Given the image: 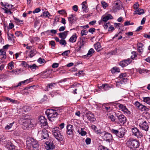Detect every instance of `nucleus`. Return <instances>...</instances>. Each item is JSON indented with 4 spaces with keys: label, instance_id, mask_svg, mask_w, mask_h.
Instances as JSON below:
<instances>
[{
    "label": "nucleus",
    "instance_id": "f257e3e1",
    "mask_svg": "<svg viewBox=\"0 0 150 150\" xmlns=\"http://www.w3.org/2000/svg\"><path fill=\"white\" fill-rule=\"evenodd\" d=\"M31 116L26 114L23 116V117L20 119V121H21L23 123V126H24L26 128H27L29 127L30 125H33L35 123V122L34 123V122L35 120H31Z\"/></svg>",
    "mask_w": 150,
    "mask_h": 150
},
{
    "label": "nucleus",
    "instance_id": "f03ea898",
    "mask_svg": "<svg viewBox=\"0 0 150 150\" xmlns=\"http://www.w3.org/2000/svg\"><path fill=\"white\" fill-rule=\"evenodd\" d=\"M26 144L27 146L33 147V150H38V144L35 139L30 137L28 138L26 141Z\"/></svg>",
    "mask_w": 150,
    "mask_h": 150
},
{
    "label": "nucleus",
    "instance_id": "7ed1b4c3",
    "mask_svg": "<svg viewBox=\"0 0 150 150\" xmlns=\"http://www.w3.org/2000/svg\"><path fill=\"white\" fill-rule=\"evenodd\" d=\"M52 132L54 137L58 141H60L63 139V136L61 133L60 129L58 127H55L52 129Z\"/></svg>",
    "mask_w": 150,
    "mask_h": 150
},
{
    "label": "nucleus",
    "instance_id": "20e7f679",
    "mask_svg": "<svg viewBox=\"0 0 150 150\" xmlns=\"http://www.w3.org/2000/svg\"><path fill=\"white\" fill-rule=\"evenodd\" d=\"M127 145L131 148L135 149L139 147V143L138 141L135 139H130L127 142Z\"/></svg>",
    "mask_w": 150,
    "mask_h": 150
},
{
    "label": "nucleus",
    "instance_id": "39448f33",
    "mask_svg": "<svg viewBox=\"0 0 150 150\" xmlns=\"http://www.w3.org/2000/svg\"><path fill=\"white\" fill-rule=\"evenodd\" d=\"M122 2L120 0H117L114 2L113 5L112 11L114 12H116L120 10L122 8Z\"/></svg>",
    "mask_w": 150,
    "mask_h": 150
},
{
    "label": "nucleus",
    "instance_id": "423d86ee",
    "mask_svg": "<svg viewBox=\"0 0 150 150\" xmlns=\"http://www.w3.org/2000/svg\"><path fill=\"white\" fill-rule=\"evenodd\" d=\"M101 134V136L102 137V138L104 140L110 142L112 139V135L105 131L102 132Z\"/></svg>",
    "mask_w": 150,
    "mask_h": 150
},
{
    "label": "nucleus",
    "instance_id": "0eeeda50",
    "mask_svg": "<svg viewBox=\"0 0 150 150\" xmlns=\"http://www.w3.org/2000/svg\"><path fill=\"white\" fill-rule=\"evenodd\" d=\"M45 114L49 117L54 118L58 115L57 112L52 109H47L45 112Z\"/></svg>",
    "mask_w": 150,
    "mask_h": 150
},
{
    "label": "nucleus",
    "instance_id": "6e6552de",
    "mask_svg": "<svg viewBox=\"0 0 150 150\" xmlns=\"http://www.w3.org/2000/svg\"><path fill=\"white\" fill-rule=\"evenodd\" d=\"M132 134L136 137L138 138H141L143 136L142 133L137 127L132 128Z\"/></svg>",
    "mask_w": 150,
    "mask_h": 150
},
{
    "label": "nucleus",
    "instance_id": "1a4fd4ad",
    "mask_svg": "<svg viewBox=\"0 0 150 150\" xmlns=\"http://www.w3.org/2000/svg\"><path fill=\"white\" fill-rule=\"evenodd\" d=\"M134 105L137 108L142 111H148L149 110L148 108L137 101L135 103Z\"/></svg>",
    "mask_w": 150,
    "mask_h": 150
},
{
    "label": "nucleus",
    "instance_id": "9d476101",
    "mask_svg": "<svg viewBox=\"0 0 150 150\" xmlns=\"http://www.w3.org/2000/svg\"><path fill=\"white\" fill-rule=\"evenodd\" d=\"M46 149L47 150H52L54 149L55 146L52 141L50 140L46 142L45 143Z\"/></svg>",
    "mask_w": 150,
    "mask_h": 150
},
{
    "label": "nucleus",
    "instance_id": "9b49d317",
    "mask_svg": "<svg viewBox=\"0 0 150 150\" xmlns=\"http://www.w3.org/2000/svg\"><path fill=\"white\" fill-rule=\"evenodd\" d=\"M118 106L120 110L122 111L124 114H126L128 115L130 114V111L125 106L122 104H120Z\"/></svg>",
    "mask_w": 150,
    "mask_h": 150
},
{
    "label": "nucleus",
    "instance_id": "f8f14e48",
    "mask_svg": "<svg viewBox=\"0 0 150 150\" xmlns=\"http://www.w3.org/2000/svg\"><path fill=\"white\" fill-rule=\"evenodd\" d=\"M40 124L42 127L46 126L47 125V120L44 117L40 116L39 118Z\"/></svg>",
    "mask_w": 150,
    "mask_h": 150
},
{
    "label": "nucleus",
    "instance_id": "ddd939ff",
    "mask_svg": "<svg viewBox=\"0 0 150 150\" xmlns=\"http://www.w3.org/2000/svg\"><path fill=\"white\" fill-rule=\"evenodd\" d=\"M117 117L118 119V122L121 124H124L126 122V119L125 116L121 114L117 115Z\"/></svg>",
    "mask_w": 150,
    "mask_h": 150
},
{
    "label": "nucleus",
    "instance_id": "4468645a",
    "mask_svg": "<svg viewBox=\"0 0 150 150\" xmlns=\"http://www.w3.org/2000/svg\"><path fill=\"white\" fill-rule=\"evenodd\" d=\"M86 115L88 119L91 122H94L96 120L94 115L91 112L88 111L86 113Z\"/></svg>",
    "mask_w": 150,
    "mask_h": 150
},
{
    "label": "nucleus",
    "instance_id": "2eb2a0df",
    "mask_svg": "<svg viewBox=\"0 0 150 150\" xmlns=\"http://www.w3.org/2000/svg\"><path fill=\"white\" fill-rule=\"evenodd\" d=\"M41 134V137L44 139H47L49 137L48 132L46 129H43L39 132Z\"/></svg>",
    "mask_w": 150,
    "mask_h": 150
},
{
    "label": "nucleus",
    "instance_id": "dca6fc26",
    "mask_svg": "<svg viewBox=\"0 0 150 150\" xmlns=\"http://www.w3.org/2000/svg\"><path fill=\"white\" fill-rule=\"evenodd\" d=\"M140 128L142 129L147 131L148 130L149 126L148 124L147 123L146 121H144L142 123H141L139 125Z\"/></svg>",
    "mask_w": 150,
    "mask_h": 150
},
{
    "label": "nucleus",
    "instance_id": "f3484780",
    "mask_svg": "<svg viewBox=\"0 0 150 150\" xmlns=\"http://www.w3.org/2000/svg\"><path fill=\"white\" fill-rule=\"evenodd\" d=\"M132 62V60L129 59L124 60L121 61L119 64L120 65L123 67L127 66Z\"/></svg>",
    "mask_w": 150,
    "mask_h": 150
},
{
    "label": "nucleus",
    "instance_id": "a211bd4d",
    "mask_svg": "<svg viewBox=\"0 0 150 150\" xmlns=\"http://www.w3.org/2000/svg\"><path fill=\"white\" fill-rule=\"evenodd\" d=\"M73 126L71 125H67V133L69 135H72L73 134L74 130L72 129Z\"/></svg>",
    "mask_w": 150,
    "mask_h": 150
},
{
    "label": "nucleus",
    "instance_id": "6ab92c4d",
    "mask_svg": "<svg viewBox=\"0 0 150 150\" xmlns=\"http://www.w3.org/2000/svg\"><path fill=\"white\" fill-rule=\"evenodd\" d=\"M51 72V71H50V70L43 71L42 76V78H47L49 77Z\"/></svg>",
    "mask_w": 150,
    "mask_h": 150
},
{
    "label": "nucleus",
    "instance_id": "aec40b11",
    "mask_svg": "<svg viewBox=\"0 0 150 150\" xmlns=\"http://www.w3.org/2000/svg\"><path fill=\"white\" fill-rule=\"evenodd\" d=\"M68 31H66L60 33H59V37L62 39H64L66 38L68 34Z\"/></svg>",
    "mask_w": 150,
    "mask_h": 150
},
{
    "label": "nucleus",
    "instance_id": "412c9836",
    "mask_svg": "<svg viewBox=\"0 0 150 150\" xmlns=\"http://www.w3.org/2000/svg\"><path fill=\"white\" fill-rule=\"evenodd\" d=\"M68 19L69 22L71 24L73 23L76 20V18L75 16L72 15H70Z\"/></svg>",
    "mask_w": 150,
    "mask_h": 150
},
{
    "label": "nucleus",
    "instance_id": "4be33fe9",
    "mask_svg": "<svg viewBox=\"0 0 150 150\" xmlns=\"http://www.w3.org/2000/svg\"><path fill=\"white\" fill-rule=\"evenodd\" d=\"M112 18L113 17L110 14H108V15L103 17L102 18L103 21L105 22H106L110 19H112Z\"/></svg>",
    "mask_w": 150,
    "mask_h": 150
},
{
    "label": "nucleus",
    "instance_id": "5701e85b",
    "mask_svg": "<svg viewBox=\"0 0 150 150\" xmlns=\"http://www.w3.org/2000/svg\"><path fill=\"white\" fill-rule=\"evenodd\" d=\"M143 45L142 43H139L137 44V50L139 52H142L143 50Z\"/></svg>",
    "mask_w": 150,
    "mask_h": 150
},
{
    "label": "nucleus",
    "instance_id": "b1692460",
    "mask_svg": "<svg viewBox=\"0 0 150 150\" xmlns=\"http://www.w3.org/2000/svg\"><path fill=\"white\" fill-rule=\"evenodd\" d=\"M86 3V1H84L82 4V8L83 11L85 12H87L88 11V8L85 5Z\"/></svg>",
    "mask_w": 150,
    "mask_h": 150
},
{
    "label": "nucleus",
    "instance_id": "393cba45",
    "mask_svg": "<svg viewBox=\"0 0 150 150\" xmlns=\"http://www.w3.org/2000/svg\"><path fill=\"white\" fill-rule=\"evenodd\" d=\"M94 47L95 49L97 51H99L101 48V46L100 43L99 42H97L94 44Z\"/></svg>",
    "mask_w": 150,
    "mask_h": 150
},
{
    "label": "nucleus",
    "instance_id": "a878e982",
    "mask_svg": "<svg viewBox=\"0 0 150 150\" xmlns=\"http://www.w3.org/2000/svg\"><path fill=\"white\" fill-rule=\"evenodd\" d=\"M120 134L121 135L122 138L125 135V128H119L118 129Z\"/></svg>",
    "mask_w": 150,
    "mask_h": 150
},
{
    "label": "nucleus",
    "instance_id": "bb28decb",
    "mask_svg": "<svg viewBox=\"0 0 150 150\" xmlns=\"http://www.w3.org/2000/svg\"><path fill=\"white\" fill-rule=\"evenodd\" d=\"M77 39V37L76 36V34H75L73 35L70 38L69 40V41L71 42H76Z\"/></svg>",
    "mask_w": 150,
    "mask_h": 150
},
{
    "label": "nucleus",
    "instance_id": "cd10ccee",
    "mask_svg": "<svg viewBox=\"0 0 150 150\" xmlns=\"http://www.w3.org/2000/svg\"><path fill=\"white\" fill-rule=\"evenodd\" d=\"M29 68H30L32 70L35 71L38 68V67L35 64L33 65H29Z\"/></svg>",
    "mask_w": 150,
    "mask_h": 150
},
{
    "label": "nucleus",
    "instance_id": "c85d7f7f",
    "mask_svg": "<svg viewBox=\"0 0 150 150\" xmlns=\"http://www.w3.org/2000/svg\"><path fill=\"white\" fill-rule=\"evenodd\" d=\"M144 13V11L143 9L138 8L134 11V14L141 15Z\"/></svg>",
    "mask_w": 150,
    "mask_h": 150
},
{
    "label": "nucleus",
    "instance_id": "c756f323",
    "mask_svg": "<svg viewBox=\"0 0 150 150\" xmlns=\"http://www.w3.org/2000/svg\"><path fill=\"white\" fill-rule=\"evenodd\" d=\"M6 147L8 149L10 150H12L15 149V146L11 143L7 144Z\"/></svg>",
    "mask_w": 150,
    "mask_h": 150
},
{
    "label": "nucleus",
    "instance_id": "7c9ffc66",
    "mask_svg": "<svg viewBox=\"0 0 150 150\" xmlns=\"http://www.w3.org/2000/svg\"><path fill=\"white\" fill-rule=\"evenodd\" d=\"M124 83V81L121 80L119 81H116V85L117 87H120L122 86Z\"/></svg>",
    "mask_w": 150,
    "mask_h": 150
},
{
    "label": "nucleus",
    "instance_id": "2f4dec72",
    "mask_svg": "<svg viewBox=\"0 0 150 150\" xmlns=\"http://www.w3.org/2000/svg\"><path fill=\"white\" fill-rule=\"evenodd\" d=\"M6 51H4L3 49H1L0 50V54L2 56L3 58L5 59L6 58Z\"/></svg>",
    "mask_w": 150,
    "mask_h": 150
},
{
    "label": "nucleus",
    "instance_id": "473e14b6",
    "mask_svg": "<svg viewBox=\"0 0 150 150\" xmlns=\"http://www.w3.org/2000/svg\"><path fill=\"white\" fill-rule=\"evenodd\" d=\"M94 52V50L93 48H91L89 50L87 55H85V56H87V57H90L92 55V54Z\"/></svg>",
    "mask_w": 150,
    "mask_h": 150
},
{
    "label": "nucleus",
    "instance_id": "72a5a7b5",
    "mask_svg": "<svg viewBox=\"0 0 150 150\" xmlns=\"http://www.w3.org/2000/svg\"><path fill=\"white\" fill-rule=\"evenodd\" d=\"M143 99L144 102L150 105V97H143Z\"/></svg>",
    "mask_w": 150,
    "mask_h": 150
},
{
    "label": "nucleus",
    "instance_id": "f704fd0d",
    "mask_svg": "<svg viewBox=\"0 0 150 150\" xmlns=\"http://www.w3.org/2000/svg\"><path fill=\"white\" fill-rule=\"evenodd\" d=\"M126 76V73H124L121 74H120L119 76V78L121 79V80L124 81V80H125V77Z\"/></svg>",
    "mask_w": 150,
    "mask_h": 150
},
{
    "label": "nucleus",
    "instance_id": "c9c22d12",
    "mask_svg": "<svg viewBox=\"0 0 150 150\" xmlns=\"http://www.w3.org/2000/svg\"><path fill=\"white\" fill-rule=\"evenodd\" d=\"M36 53V51L35 50H31L30 52L29 57H32L34 56Z\"/></svg>",
    "mask_w": 150,
    "mask_h": 150
},
{
    "label": "nucleus",
    "instance_id": "e433bc0d",
    "mask_svg": "<svg viewBox=\"0 0 150 150\" xmlns=\"http://www.w3.org/2000/svg\"><path fill=\"white\" fill-rule=\"evenodd\" d=\"M132 55L131 56V58L132 59H134L137 57L138 53L135 51H133L131 53Z\"/></svg>",
    "mask_w": 150,
    "mask_h": 150
},
{
    "label": "nucleus",
    "instance_id": "4c0bfd02",
    "mask_svg": "<svg viewBox=\"0 0 150 150\" xmlns=\"http://www.w3.org/2000/svg\"><path fill=\"white\" fill-rule=\"evenodd\" d=\"M111 71L112 73H115V72H119L120 71L119 69L117 67H114L112 69Z\"/></svg>",
    "mask_w": 150,
    "mask_h": 150
},
{
    "label": "nucleus",
    "instance_id": "58836bf2",
    "mask_svg": "<svg viewBox=\"0 0 150 150\" xmlns=\"http://www.w3.org/2000/svg\"><path fill=\"white\" fill-rule=\"evenodd\" d=\"M21 64V65H22V66H23L25 68H29V65L25 61L22 62Z\"/></svg>",
    "mask_w": 150,
    "mask_h": 150
},
{
    "label": "nucleus",
    "instance_id": "ea45409f",
    "mask_svg": "<svg viewBox=\"0 0 150 150\" xmlns=\"http://www.w3.org/2000/svg\"><path fill=\"white\" fill-rule=\"evenodd\" d=\"M59 43L61 45H63L65 46L67 44V42L64 39H62L60 40Z\"/></svg>",
    "mask_w": 150,
    "mask_h": 150
},
{
    "label": "nucleus",
    "instance_id": "a19ab883",
    "mask_svg": "<svg viewBox=\"0 0 150 150\" xmlns=\"http://www.w3.org/2000/svg\"><path fill=\"white\" fill-rule=\"evenodd\" d=\"M49 15H50V13L48 12H44L43 13V14L41 15V16L42 17H48V16Z\"/></svg>",
    "mask_w": 150,
    "mask_h": 150
},
{
    "label": "nucleus",
    "instance_id": "79ce46f5",
    "mask_svg": "<svg viewBox=\"0 0 150 150\" xmlns=\"http://www.w3.org/2000/svg\"><path fill=\"white\" fill-rule=\"evenodd\" d=\"M14 63L13 62H11L9 63L8 64V69H11L13 68V67H14V65H13Z\"/></svg>",
    "mask_w": 150,
    "mask_h": 150
},
{
    "label": "nucleus",
    "instance_id": "37998d69",
    "mask_svg": "<svg viewBox=\"0 0 150 150\" xmlns=\"http://www.w3.org/2000/svg\"><path fill=\"white\" fill-rule=\"evenodd\" d=\"M14 122L12 123H10L9 125H7L5 128L6 130H8L10 129L12 126L14 124Z\"/></svg>",
    "mask_w": 150,
    "mask_h": 150
},
{
    "label": "nucleus",
    "instance_id": "c03bdc74",
    "mask_svg": "<svg viewBox=\"0 0 150 150\" xmlns=\"http://www.w3.org/2000/svg\"><path fill=\"white\" fill-rule=\"evenodd\" d=\"M104 89L103 91H106L109 89L110 87L107 84H104Z\"/></svg>",
    "mask_w": 150,
    "mask_h": 150
},
{
    "label": "nucleus",
    "instance_id": "a18cd8bd",
    "mask_svg": "<svg viewBox=\"0 0 150 150\" xmlns=\"http://www.w3.org/2000/svg\"><path fill=\"white\" fill-rule=\"evenodd\" d=\"M87 33L88 31L87 30L83 29L81 30V35L82 36H83L84 35H87Z\"/></svg>",
    "mask_w": 150,
    "mask_h": 150
},
{
    "label": "nucleus",
    "instance_id": "49530a36",
    "mask_svg": "<svg viewBox=\"0 0 150 150\" xmlns=\"http://www.w3.org/2000/svg\"><path fill=\"white\" fill-rule=\"evenodd\" d=\"M101 3L103 8L104 9H105L108 6L107 3L103 1H102Z\"/></svg>",
    "mask_w": 150,
    "mask_h": 150
},
{
    "label": "nucleus",
    "instance_id": "de8ad7c7",
    "mask_svg": "<svg viewBox=\"0 0 150 150\" xmlns=\"http://www.w3.org/2000/svg\"><path fill=\"white\" fill-rule=\"evenodd\" d=\"M6 99L9 101V102H11L12 103H16L17 102L16 100L9 98L8 97H6Z\"/></svg>",
    "mask_w": 150,
    "mask_h": 150
},
{
    "label": "nucleus",
    "instance_id": "09e8293b",
    "mask_svg": "<svg viewBox=\"0 0 150 150\" xmlns=\"http://www.w3.org/2000/svg\"><path fill=\"white\" fill-rule=\"evenodd\" d=\"M110 25V24L109 22H108L107 23H105L104 24L103 27L105 29H107Z\"/></svg>",
    "mask_w": 150,
    "mask_h": 150
},
{
    "label": "nucleus",
    "instance_id": "8fccbe9b",
    "mask_svg": "<svg viewBox=\"0 0 150 150\" xmlns=\"http://www.w3.org/2000/svg\"><path fill=\"white\" fill-rule=\"evenodd\" d=\"M2 9L4 11L5 13H8L10 14H11L12 13V12L9 10V9H5L4 8H2Z\"/></svg>",
    "mask_w": 150,
    "mask_h": 150
},
{
    "label": "nucleus",
    "instance_id": "3c124183",
    "mask_svg": "<svg viewBox=\"0 0 150 150\" xmlns=\"http://www.w3.org/2000/svg\"><path fill=\"white\" fill-rule=\"evenodd\" d=\"M108 149L102 145L99 146L98 148V150H108Z\"/></svg>",
    "mask_w": 150,
    "mask_h": 150
},
{
    "label": "nucleus",
    "instance_id": "603ef678",
    "mask_svg": "<svg viewBox=\"0 0 150 150\" xmlns=\"http://www.w3.org/2000/svg\"><path fill=\"white\" fill-rule=\"evenodd\" d=\"M70 51L69 50L66 51L62 53V55L63 56L66 55V56H67L70 53Z\"/></svg>",
    "mask_w": 150,
    "mask_h": 150
},
{
    "label": "nucleus",
    "instance_id": "864d4df0",
    "mask_svg": "<svg viewBox=\"0 0 150 150\" xmlns=\"http://www.w3.org/2000/svg\"><path fill=\"white\" fill-rule=\"evenodd\" d=\"M15 35L17 37H22V34L21 32L20 31H17L15 32Z\"/></svg>",
    "mask_w": 150,
    "mask_h": 150
},
{
    "label": "nucleus",
    "instance_id": "5fc2aeb1",
    "mask_svg": "<svg viewBox=\"0 0 150 150\" xmlns=\"http://www.w3.org/2000/svg\"><path fill=\"white\" fill-rule=\"evenodd\" d=\"M111 132L112 134H115L116 136L117 133H118V130L114 129H112L111 130Z\"/></svg>",
    "mask_w": 150,
    "mask_h": 150
},
{
    "label": "nucleus",
    "instance_id": "6e6d98bb",
    "mask_svg": "<svg viewBox=\"0 0 150 150\" xmlns=\"http://www.w3.org/2000/svg\"><path fill=\"white\" fill-rule=\"evenodd\" d=\"M104 110L108 112H109L111 110V109L110 107H107L104 106L103 107Z\"/></svg>",
    "mask_w": 150,
    "mask_h": 150
},
{
    "label": "nucleus",
    "instance_id": "4d7b16f0",
    "mask_svg": "<svg viewBox=\"0 0 150 150\" xmlns=\"http://www.w3.org/2000/svg\"><path fill=\"white\" fill-rule=\"evenodd\" d=\"M85 142L87 145L91 143V139L90 138L87 137L86 139Z\"/></svg>",
    "mask_w": 150,
    "mask_h": 150
},
{
    "label": "nucleus",
    "instance_id": "13d9d810",
    "mask_svg": "<svg viewBox=\"0 0 150 150\" xmlns=\"http://www.w3.org/2000/svg\"><path fill=\"white\" fill-rule=\"evenodd\" d=\"M49 45H51L52 46V48H53V47H55V43L54 41L52 40L49 42Z\"/></svg>",
    "mask_w": 150,
    "mask_h": 150
},
{
    "label": "nucleus",
    "instance_id": "bf43d9fd",
    "mask_svg": "<svg viewBox=\"0 0 150 150\" xmlns=\"http://www.w3.org/2000/svg\"><path fill=\"white\" fill-rule=\"evenodd\" d=\"M13 6L12 5L10 6L9 4H5V5H4V8L8 9V8H9V9H10V8H11Z\"/></svg>",
    "mask_w": 150,
    "mask_h": 150
},
{
    "label": "nucleus",
    "instance_id": "052dcab7",
    "mask_svg": "<svg viewBox=\"0 0 150 150\" xmlns=\"http://www.w3.org/2000/svg\"><path fill=\"white\" fill-rule=\"evenodd\" d=\"M38 62L40 64L44 63L45 60L44 59H42L41 58H40L38 60Z\"/></svg>",
    "mask_w": 150,
    "mask_h": 150
},
{
    "label": "nucleus",
    "instance_id": "680f3d73",
    "mask_svg": "<svg viewBox=\"0 0 150 150\" xmlns=\"http://www.w3.org/2000/svg\"><path fill=\"white\" fill-rule=\"evenodd\" d=\"M95 28H91L89 29L88 32L92 34H93L94 32H95Z\"/></svg>",
    "mask_w": 150,
    "mask_h": 150
},
{
    "label": "nucleus",
    "instance_id": "e2e57ef3",
    "mask_svg": "<svg viewBox=\"0 0 150 150\" xmlns=\"http://www.w3.org/2000/svg\"><path fill=\"white\" fill-rule=\"evenodd\" d=\"M59 66V64L57 63H55L53 64L52 67L53 68H57Z\"/></svg>",
    "mask_w": 150,
    "mask_h": 150
},
{
    "label": "nucleus",
    "instance_id": "0e129e2a",
    "mask_svg": "<svg viewBox=\"0 0 150 150\" xmlns=\"http://www.w3.org/2000/svg\"><path fill=\"white\" fill-rule=\"evenodd\" d=\"M50 31V33L53 34H55L57 33V30H48L47 31V32H49Z\"/></svg>",
    "mask_w": 150,
    "mask_h": 150
},
{
    "label": "nucleus",
    "instance_id": "69168bd1",
    "mask_svg": "<svg viewBox=\"0 0 150 150\" xmlns=\"http://www.w3.org/2000/svg\"><path fill=\"white\" fill-rule=\"evenodd\" d=\"M73 10L75 11H77L78 10V7L77 5H74L72 7Z\"/></svg>",
    "mask_w": 150,
    "mask_h": 150
},
{
    "label": "nucleus",
    "instance_id": "338daca9",
    "mask_svg": "<svg viewBox=\"0 0 150 150\" xmlns=\"http://www.w3.org/2000/svg\"><path fill=\"white\" fill-rule=\"evenodd\" d=\"M41 10L40 8H36L33 12V13H38Z\"/></svg>",
    "mask_w": 150,
    "mask_h": 150
},
{
    "label": "nucleus",
    "instance_id": "774afa93",
    "mask_svg": "<svg viewBox=\"0 0 150 150\" xmlns=\"http://www.w3.org/2000/svg\"><path fill=\"white\" fill-rule=\"evenodd\" d=\"M139 6V4L138 3H136L135 4H134L133 5L134 8L136 9V10L138 9V7Z\"/></svg>",
    "mask_w": 150,
    "mask_h": 150
}]
</instances>
